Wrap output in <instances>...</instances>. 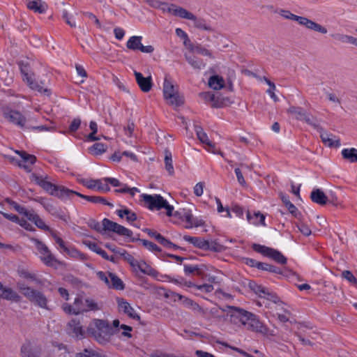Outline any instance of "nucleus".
<instances>
[{
	"instance_id": "nucleus-26",
	"label": "nucleus",
	"mask_w": 357,
	"mask_h": 357,
	"mask_svg": "<svg viewBox=\"0 0 357 357\" xmlns=\"http://www.w3.org/2000/svg\"><path fill=\"white\" fill-rule=\"evenodd\" d=\"M51 235L54 239L55 242L59 245V247L63 250L64 252L68 255L75 257L76 255H79V252L75 249H70L65 245L64 241L58 236L54 231H51Z\"/></svg>"
},
{
	"instance_id": "nucleus-54",
	"label": "nucleus",
	"mask_w": 357,
	"mask_h": 357,
	"mask_svg": "<svg viewBox=\"0 0 357 357\" xmlns=\"http://www.w3.org/2000/svg\"><path fill=\"white\" fill-rule=\"evenodd\" d=\"M62 309L66 314H68L77 315L81 312L80 308L76 310L75 308L73 307L71 305L66 303L63 304Z\"/></svg>"
},
{
	"instance_id": "nucleus-46",
	"label": "nucleus",
	"mask_w": 357,
	"mask_h": 357,
	"mask_svg": "<svg viewBox=\"0 0 357 357\" xmlns=\"http://www.w3.org/2000/svg\"><path fill=\"white\" fill-rule=\"evenodd\" d=\"M107 146L102 143H95L89 149V152L96 155H101L106 151Z\"/></svg>"
},
{
	"instance_id": "nucleus-44",
	"label": "nucleus",
	"mask_w": 357,
	"mask_h": 357,
	"mask_svg": "<svg viewBox=\"0 0 357 357\" xmlns=\"http://www.w3.org/2000/svg\"><path fill=\"white\" fill-rule=\"evenodd\" d=\"M248 287L250 290L254 291L256 294L259 295L261 298L262 297L263 294H265V290L266 289L263 286L258 284L254 280L248 281Z\"/></svg>"
},
{
	"instance_id": "nucleus-42",
	"label": "nucleus",
	"mask_w": 357,
	"mask_h": 357,
	"mask_svg": "<svg viewBox=\"0 0 357 357\" xmlns=\"http://www.w3.org/2000/svg\"><path fill=\"white\" fill-rule=\"evenodd\" d=\"M303 121L308 125L312 126L318 132L323 131V128L319 125V120L311 114L307 113Z\"/></svg>"
},
{
	"instance_id": "nucleus-52",
	"label": "nucleus",
	"mask_w": 357,
	"mask_h": 357,
	"mask_svg": "<svg viewBox=\"0 0 357 357\" xmlns=\"http://www.w3.org/2000/svg\"><path fill=\"white\" fill-rule=\"evenodd\" d=\"M75 357H102L99 353L92 349H84L82 352L77 353Z\"/></svg>"
},
{
	"instance_id": "nucleus-38",
	"label": "nucleus",
	"mask_w": 357,
	"mask_h": 357,
	"mask_svg": "<svg viewBox=\"0 0 357 357\" xmlns=\"http://www.w3.org/2000/svg\"><path fill=\"white\" fill-rule=\"evenodd\" d=\"M183 239L190 243L192 244L195 247L204 250L206 245V240H204L199 237H193L188 235L183 236Z\"/></svg>"
},
{
	"instance_id": "nucleus-41",
	"label": "nucleus",
	"mask_w": 357,
	"mask_h": 357,
	"mask_svg": "<svg viewBox=\"0 0 357 357\" xmlns=\"http://www.w3.org/2000/svg\"><path fill=\"white\" fill-rule=\"evenodd\" d=\"M225 248L222 245L218 243L215 241H206V245H205V248H204L205 250H210V251H213V252H222L223 250H225Z\"/></svg>"
},
{
	"instance_id": "nucleus-47",
	"label": "nucleus",
	"mask_w": 357,
	"mask_h": 357,
	"mask_svg": "<svg viewBox=\"0 0 357 357\" xmlns=\"http://www.w3.org/2000/svg\"><path fill=\"white\" fill-rule=\"evenodd\" d=\"M258 266L259 270L266 271L276 274H282V271H281V269L275 266L271 265L264 262H261V264H259Z\"/></svg>"
},
{
	"instance_id": "nucleus-58",
	"label": "nucleus",
	"mask_w": 357,
	"mask_h": 357,
	"mask_svg": "<svg viewBox=\"0 0 357 357\" xmlns=\"http://www.w3.org/2000/svg\"><path fill=\"white\" fill-rule=\"evenodd\" d=\"M22 357H36L29 345H23L21 348Z\"/></svg>"
},
{
	"instance_id": "nucleus-49",
	"label": "nucleus",
	"mask_w": 357,
	"mask_h": 357,
	"mask_svg": "<svg viewBox=\"0 0 357 357\" xmlns=\"http://www.w3.org/2000/svg\"><path fill=\"white\" fill-rule=\"evenodd\" d=\"M190 20H192L194 22L195 26L199 29H202L205 31H212L211 27L207 25L206 24V21L202 18H197L195 15V19H190Z\"/></svg>"
},
{
	"instance_id": "nucleus-35",
	"label": "nucleus",
	"mask_w": 357,
	"mask_h": 357,
	"mask_svg": "<svg viewBox=\"0 0 357 357\" xmlns=\"http://www.w3.org/2000/svg\"><path fill=\"white\" fill-rule=\"evenodd\" d=\"M342 155L344 159L350 162H357V149L355 148L344 149L342 151Z\"/></svg>"
},
{
	"instance_id": "nucleus-9",
	"label": "nucleus",
	"mask_w": 357,
	"mask_h": 357,
	"mask_svg": "<svg viewBox=\"0 0 357 357\" xmlns=\"http://www.w3.org/2000/svg\"><path fill=\"white\" fill-rule=\"evenodd\" d=\"M3 116L10 123L20 127L22 129H30L26 125V119L20 112L10 109V107H3L2 109Z\"/></svg>"
},
{
	"instance_id": "nucleus-8",
	"label": "nucleus",
	"mask_w": 357,
	"mask_h": 357,
	"mask_svg": "<svg viewBox=\"0 0 357 357\" xmlns=\"http://www.w3.org/2000/svg\"><path fill=\"white\" fill-rule=\"evenodd\" d=\"M252 248L254 251L271 258L280 264H287V259L278 250L257 243H253Z\"/></svg>"
},
{
	"instance_id": "nucleus-19",
	"label": "nucleus",
	"mask_w": 357,
	"mask_h": 357,
	"mask_svg": "<svg viewBox=\"0 0 357 357\" xmlns=\"http://www.w3.org/2000/svg\"><path fill=\"white\" fill-rule=\"evenodd\" d=\"M320 133V137L321 141L325 145H327L329 147H339L340 144V139L337 138L333 134L328 133L323 129L322 132H319Z\"/></svg>"
},
{
	"instance_id": "nucleus-32",
	"label": "nucleus",
	"mask_w": 357,
	"mask_h": 357,
	"mask_svg": "<svg viewBox=\"0 0 357 357\" xmlns=\"http://www.w3.org/2000/svg\"><path fill=\"white\" fill-rule=\"evenodd\" d=\"M116 213L121 218H123L124 216H126L127 222L130 224H132V222L137 220V214L127 208L122 210H117Z\"/></svg>"
},
{
	"instance_id": "nucleus-62",
	"label": "nucleus",
	"mask_w": 357,
	"mask_h": 357,
	"mask_svg": "<svg viewBox=\"0 0 357 357\" xmlns=\"http://www.w3.org/2000/svg\"><path fill=\"white\" fill-rule=\"evenodd\" d=\"M194 51L196 52L198 54H202V55L208 56H209L211 58H213L211 52L209 50H208L207 49L203 47L201 45L195 46Z\"/></svg>"
},
{
	"instance_id": "nucleus-59",
	"label": "nucleus",
	"mask_w": 357,
	"mask_h": 357,
	"mask_svg": "<svg viewBox=\"0 0 357 357\" xmlns=\"http://www.w3.org/2000/svg\"><path fill=\"white\" fill-rule=\"evenodd\" d=\"M339 39L344 43H350L357 47V38L351 36L342 35L339 37Z\"/></svg>"
},
{
	"instance_id": "nucleus-50",
	"label": "nucleus",
	"mask_w": 357,
	"mask_h": 357,
	"mask_svg": "<svg viewBox=\"0 0 357 357\" xmlns=\"http://www.w3.org/2000/svg\"><path fill=\"white\" fill-rule=\"evenodd\" d=\"M229 101L228 98L222 97L220 95L215 96V99L212 102V107L215 108H220L227 105V102Z\"/></svg>"
},
{
	"instance_id": "nucleus-29",
	"label": "nucleus",
	"mask_w": 357,
	"mask_h": 357,
	"mask_svg": "<svg viewBox=\"0 0 357 357\" xmlns=\"http://www.w3.org/2000/svg\"><path fill=\"white\" fill-rule=\"evenodd\" d=\"M142 37L138 36H131L126 43V47L132 51H139L142 46Z\"/></svg>"
},
{
	"instance_id": "nucleus-33",
	"label": "nucleus",
	"mask_w": 357,
	"mask_h": 357,
	"mask_svg": "<svg viewBox=\"0 0 357 357\" xmlns=\"http://www.w3.org/2000/svg\"><path fill=\"white\" fill-rule=\"evenodd\" d=\"M84 305L86 307V308H80L81 312H89V311H98L100 310L99 304L95 301L94 299L91 298H85L84 300Z\"/></svg>"
},
{
	"instance_id": "nucleus-39",
	"label": "nucleus",
	"mask_w": 357,
	"mask_h": 357,
	"mask_svg": "<svg viewBox=\"0 0 357 357\" xmlns=\"http://www.w3.org/2000/svg\"><path fill=\"white\" fill-rule=\"evenodd\" d=\"M195 130L197 136L202 143L205 144L208 147L214 148V144L209 140L207 134L201 127H197Z\"/></svg>"
},
{
	"instance_id": "nucleus-12",
	"label": "nucleus",
	"mask_w": 357,
	"mask_h": 357,
	"mask_svg": "<svg viewBox=\"0 0 357 357\" xmlns=\"http://www.w3.org/2000/svg\"><path fill=\"white\" fill-rule=\"evenodd\" d=\"M68 333L73 337L82 339L84 337V331L83 330L78 319H72L68 323Z\"/></svg>"
},
{
	"instance_id": "nucleus-63",
	"label": "nucleus",
	"mask_w": 357,
	"mask_h": 357,
	"mask_svg": "<svg viewBox=\"0 0 357 357\" xmlns=\"http://www.w3.org/2000/svg\"><path fill=\"white\" fill-rule=\"evenodd\" d=\"M175 32L178 37L183 38L184 40V41H183L184 45H187V43H190V39L188 38V36L181 29H180V28L176 29Z\"/></svg>"
},
{
	"instance_id": "nucleus-10",
	"label": "nucleus",
	"mask_w": 357,
	"mask_h": 357,
	"mask_svg": "<svg viewBox=\"0 0 357 357\" xmlns=\"http://www.w3.org/2000/svg\"><path fill=\"white\" fill-rule=\"evenodd\" d=\"M163 94L165 98L168 100L169 103L172 105L178 107L183 103L182 97L174 90V85L167 77L164 82Z\"/></svg>"
},
{
	"instance_id": "nucleus-27",
	"label": "nucleus",
	"mask_w": 357,
	"mask_h": 357,
	"mask_svg": "<svg viewBox=\"0 0 357 357\" xmlns=\"http://www.w3.org/2000/svg\"><path fill=\"white\" fill-rule=\"evenodd\" d=\"M109 277V284L108 287L116 290H123L125 284L122 280L113 273H108Z\"/></svg>"
},
{
	"instance_id": "nucleus-7",
	"label": "nucleus",
	"mask_w": 357,
	"mask_h": 357,
	"mask_svg": "<svg viewBox=\"0 0 357 357\" xmlns=\"http://www.w3.org/2000/svg\"><path fill=\"white\" fill-rule=\"evenodd\" d=\"M245 328L252 332L259 333L264 336L270 337L274 336V331L270 330L265 324H264L258 318V317L250 313L248 318L247 322H245Z\"/></svg>"
},
{
	"instance_id": "nucleus-45",
	"label": "nucleus",
	"mask_w": 357,
	"mask_h": 357,
	"mask_svg": "<svg viewBox=\"0 0 357 357\" xmlns=\"http://www.w3.org/2000/svg\"><path fill=\"white\" fill-rule=\"evenodd\" d=\"M254 215L255 217H259V220L258 221H256V220H253L252 221V214L250 211H248L247 213V219L248 220L253 224V225H261L263 226H266V224H265V215H263L262 213H261L259 211L258 212H254Z\"/></svg>"
},
{
	"instance_id": "nucleus-11",
	"label": "nucleus",
	"mask_w": 357,
	"mask_h": 357,
	"mask_svg": "<svg viewBox=\"0 0 357 357\" xmlns=\"http://www.w3.org/2000/svg\"><path fill=\"white\" fill-rule=\"evenodd\" d=\"M230 313V321L236 325L245 326L250 312L235 306H227Z\"/></svg>"
},
{
	"instance_id": "nucleus-60",
	"label": "nucleus",
	"mask_w": 357,
	"mask_h": 357,
	"mask_svg": "<svg viewBox=\"0 0 357 357\" xmlns=\"http://www.w3.org/2000/svg\"><path fill=\"white\" fill-rule=\"evenodd\" d=\"M176 296H177L179 300L182 301L186 306L190 307V306L195 305L197 307H199V305L197 303H195L192 300L188 298L181 294H176Z\"/></svg>"
},
{
	"instance_id": "nucleus-61",
	"label": "nucleus",
	"mask_w": 357,
	"mask_h": 357,
	"mask_svg": "<svg viewBox=\"0 0 357 357\" xmlns=\"http://www.w3.org/2000/svg\"><path fill=\"white\" fill-rule=\"evenodd\" d=\"M342 276L353 284H357V279L354 277L353 273L349 271H344L342 273Z\"/></svg>"
},
{
	"instance_id": "nucleus-34",
	"label": "nucleus",
	"mask_w": 357,
	"mask_h": 357,
	"mask_svg": "<svg viewBox=\"0 0 357 357\" xmlns=\"http://www.w3.org/2000/svg\"><path fill=\"white\" fill-rule=\"evenodd\" d=\"M130 238V241L131 242H137V241H139L142 243V245L146 248L148 249L149 250L151 251V252H161V249L160 247H158L156 244L151 242V241H149L147 240H145V239H141L139 238Z\"/></svg>"
},
{
	"instance_id": "nucleus-1",
	"label": "nucleus",
	"mask_w": 357,
	"mask_h": 357,
	"mask_svg": "<svg viewBox=\"0 0 357 357\" xmlns=\"http://www.w3.org/2000/svg\"><path fill=\"white\" fill-rule=\"evenodd\" d=\"M94 326V328L91 326L88 328V333L101 344L109 342L111 336L116 333V330L109 325L108 321L105 320L95 319Z\"/></svg>"
},
{
	"instance_id": "nucleus-36",
	"label": "nucleus",
	"mask_w": 357,
	"mask_h": 357,
	"mask_svg": "<svg viewBox=\"0 0 357 357\" xmlns=\"http://www.w3.org/2000/svg\"><path fill=\"white\" fill-rule=\"evenodd\" d=\"M185 57L188 63L195 69L200 70L204 67L202 59L193 55L185 54Z\"/></svg>"
},
{
	"instance_id": "nucleus-3",
	"label": "nucleus",
	"mask_w": 357,
	"mask_h": 357,
	"mask_svg": "<svg viewBox=\"0 0 357 357\" xmlns=\"http://www.w3.org/2000/svg\"><path fill=\"white\" fill-rule=\"evenodd\" d=\"M32 176L33 178V181L46 192H49L52 195L58 197L60 199L67 198L68 194L73 192L72 190H70L63 185L53 184L51 182L46 181L45 178L37 176L36 174H33Z\"/></svg>"
},
{
	"instance_id": "nucleus-51",
	"label": "nucleus",
	"mask_w": 357,
	"mask_h": 357,
	"mask_svg": "<svg viewBox=\"0 0 357 357\" xmlns=\"http://www.w3.org/2000/svg\"><path fill=\"white\" fill-rule=\"evenodd\" d=\"M38 88L30 87L33 90H36L40 93H43L47 96L50 94V91L47 89V83L45 81L40 80V83L35 80Z\"/></svg>"
},
{
	"instance_id": "nucleus-22",
	"label": "nucleus",
	"mask_w": 357,
	"mask_h": 357,
	"mask_svg": "<svg viewBox=\"0 0 357 357\" xmlns=\"http://www.w3.org/2000/svg\"><path fill=\"white\" fill-rule=\"evenodd\" d=\"M0 214H1L5 218L9 220L10 221L19 224L21 227H24L26 230H33L32 226L26 220L23 218L20 219L19 217L16 215L6 213L3 211H0Z\"/></svg>"
},
{
	"instance_id": "nucleus-30",
	"label": "nucleus",
	"mask_w": 357,
	"mask_h": 357,
	"mask_svg": "<svg viewBox=\"0 0 357 357\" xmlns=\"http://www.w3.org/2000/svg\"><path fill=\"white\" fill-rule=\"evenodd\" d=\"M137 270H139L142 273L145 275H148L153 278H156L159 273L154 268H153L151 266L147 264L144 261H140Z\"/></svg>"
},
{
	"instance_id": "nucleus-17",
	"label": "nucleus",
	"mask_w": 357,
	"mask_h": 357,
	"mask_svg": "<svg viewBox=\"0 0 357 357\" xmlns=\"http://www.w3.org/2000/svg\"><path fill=\"white\" fill-rule=\"evenodd\" d=\"M26 218L28 220L34 223L38 228L43 229L45 231H52L50 227L45 224L43 220H42L40 218V216L37 213H36L33 209L30 210V212L29 213Z\"/></svg>"
},
{
	"instance_id": "nucleus-15",
	"label": "nucleus",
	"mask_w": 357,
	"mask_h": 357,
	"mask_svg": "<svg viewBox=\"0 0 357 357\" xmlns=\"http://www.w3.org/2000/svg\"><path fill=\"white\" fill-rule=\"evenodd\" d=\"M117 303L120 312L126 314L130 318L135 320H139L140 317L136 313L131 305L123 298H117Z\"/></svg>"
},
{
	"instance_id": "nucleus-28",
	"label": "nucleus",
	"mask_w": 357,
	"mask_h": 357,
	"mask_svg": "<svg viewBox=\"0 0 357 357\" xmlns=\"http://www.w3.org/2000/svg\"><path fill=\"white\" fill-rule=\"evenodd\" d=\"M287 112L298 121H303L307 114L303 108L295 106L290 107L287 109Z\"/></svg>"
},
{
	"instance_id": "nucleus-24",
	"label": "nucleus",
	"mask_w": 357,
	"mask_h": 357,
	"mask_svg": "<svg viewBox=\"0 0 357 357\" xmlns=\"http://www.w3.org/2000/svg\"><path fill=\"white\" fill-rule=\"evenodd\" d=\"M280 198L285 205L289 212L297 219L301 218V213L298 208L294 205L289 199V197L283 193H280Z\"/></svg>"
},
{
	"instance_id": "nucleus-37",
	"label": "nucleus",
	"mask_w": 357,
	"mask_h": 357,
	"mask_svg": "<svg viewBox=\"0 0 357 357\" xmlns=\"http://www.w3.org/2000/svg\"><path fill=\"white\" fill-rule=\"evenodd\" d=\"M173 15L174 16L180 17L181 18H183V19H187V20L195 19L194 14L189 12L186 9L179 7V6H176V8H174V10L173 11Z\"/></svg>"
},
{
	"instance_id": "nucleus-56",
	"label": "nucleus",
	"mask_w": 357,
	"mask_h": 357,
	"mask_svg": "<svg viewBox=\"0 0 357 357\" xmlns=\"http://www.w3.org/2000/svg\"><path fill=\"white\" fill-rule=\"evenodd\" d=\"M80 125H81V119L79 118L74 119L69 126V129H68V132L70 133L76 132L79 129Z\"/></svg>"
},
{
	"instance_id": "nucleus-18",
	"label": "nucleus",
	"mask_w": 357,
	"mask_h": 357,
	"mask_svg": "<svg viewBox=\"0 0 357 357\" xmlns=\"http://www.w3.org/2000/svg\"><path fill=\"white\" fill-rule=\"evenodd\" d=\"M300 19L301 20H299L298 22L299 24L303 25L309 29L314 30L321 33H327V29L324 26H322L321 24L314 22L305 17L301 16Z\"/></svg>"
},
{
	"instance_id": "nucleus-5",
	"label": "nucleus",
	"mask_w": 357,
	"mask_h": 357,
	"mask_svg": "<svg viewBox=\"0 0 357 357\" xmlns=\"http://www.w3.org/2000/svg\"><path fill=\"white\" fill-rule=\"evenodd\" d=\"M19 289L21 293L30 302L41 308L50 310L47 307V298L41 291L26 287L24 284H19Z\"/></svg>"
},
{
	"instance_id": "nucleus-14",
	"label": "nucleus",
	"mask_w": 357,
	"mask_h": 357,
	"mask_svg": "<svg viewBox=\"0 0 357 357\" xmlns=\"http://www.w3.org/2000/svg\"><path fill=\"white\" fill-rule=\"evenodd\" d=\"M16 153L19 154L22 158V160L18 162V165L24 168L26 172H31V169L29 165H33L36 162V157L24 151H17Z\"/></svg>"
},
{
	"instance_id": "nucleus-40",
	"label": "nucleus",
	"mask_w": 357,
	"mask_h": 357,
	"mask_svg": "<svg viewBox=\"0 0 357 357\" xmlns=\"http://www.w3.org/2000/svg\"><path fill=\"white\" fill-rule=\"evenodd\" d=\"M165 169L168 172L170 176H172L174 174V166L172 164V153L167 149L165 151Z\"/></svg>"
},
{
	"instance_id": "nucleus-2",
	"label": "nucleus",
	"mask_w": 357,
	"mask_h": 357,
	"mask_svg": "<svg viewBox=\"0 0 357 357\" xmlns=\"http://www.w3.org/2000/svg\"><path fill=\"white\" fill-rule=\"evenodd\" d=\"M88 225L91 229L99 232H101L103 230L112 231L122 236L131 237L132 236V231L131 230L107 218H104L102 220V227L100 226L98 222L93 219L89 220Z\"/></svg>"
},
{
	"instance_id": "nucleus-55",
	"label": "nucleus",
	"mask_w": 357,
	"mask_h": 357,
	"mask_svg": "<svg viewBox=\"0 0 357 357\" xmlns=\"http://www.w3.org/2000/svg\"><path fill=\"white\" fill-rule=\"evenodd\" d=\"M280 14L282 17H283L285 19L291 20L297 22H298L299 20H301V16L296 15L291 13L289 10H281Z\"/></svg>"
},
{
	"instance_id": "nucleus-57",
	"label": "nucleus",
	"mask_w": 357,
	"mask_h": 357,
	"mask_svg": "<svg viewBox=\"0 0 357 357\" xmlns=\"http://www.w3.org/2000/svg\"><path fill=\"white\" fill-rule=\"evenodd\" d=\"M92 203L94 204H102L103 205H107L110 208L114 207V204L111 202L107 201V199L102 197L99 196H93Z\"/></svg>"
},
{
	"instance_id": "nucleus-13",
	"label": "nucleus",
	"mask_w": 357,
	"mask_h": 357,
	"mask_svg": "<svg viewBox=\"0 0 357 357\" xmlns=\"http://www.w3.org/2000/svg\"><path fill=\"white\" fill-rule=\"evenodd\" d=\"M134 75L139 89L144 93L149 92L153 86L151 77H145L141 73L135 70L134 71Z\"/></svg>"
},
{
	"instance_id": "nucleus-21",
	"label": "nucleus",
	"mask_w": 357,
	"mask_h": 357,
	"mask_svg": "<svg viewBox=\"0 0 357 357\" xmlns=\"http://www.w3.org/2000/svg\"><path fill=\"white\" fill-rule=\"evenodd\" d=\"M311 200L321 206L326 205L328 203V196L319 188L314 189L310 193Z\"/></svg>"
},
{
	"instance_id": "nucleus-20",
	"label": "nucleus",
	"mask_w": 357,
	"mask_h": 357,
	"mask_svg": "<svg viewBox=\"0 0 357 357\" xmlns=\"http://www.w3.org/2000/svg\"><path fill=\"white\" fill-rule=\"evenodd\" d=\"M20 71L26 79L29 87L38 88L35 80L29 75L30 66L28 62L20 61L18 63Z\"/></svg>"
},
{
	"instance_id": "nucleus-6",
	"label": "nucleus",
	"mask_w": 357,
	"mask_h": 357,
	"mask_svg": "<svg viewBox=\"0 0 357 357\" xmlns=\"http://www.w3.org/2000/svg\"><path fill=\"white\" fill-rule=\"evenodd\" d=\"M33 241L34 242L35 245L38 252L42 255V256L40 257V260L46 266L56 269L59 266L63 265V262L58 260L51 252L47 246L41 241L37 238H33Z\"/></svg>"
},
{
	"instance_id": "nucleus-43",
	"label": "nucleus",
	"mask_w": 357,
	"mask_h": 357,
	"mask_svg": "<svg viewBox=\"0 0 357 357\" xmlns=\"http://www.w3.org/2000/svg\"><path fill=\"white\" fill-rule=\"evenodd\" d=\"M7 203L9 204L10 206H11L15 211H16L20 214L23 215L25 218L27 216L29 213L30 212V210L26 208L25 207L20 205L17 202L7 198L6 199Z\"/></svg>"
},
{
	"instance_id": "nucleus-48",
	"label": "nucleus",
	"mask_w": 357,
	"mask_h": 357,
	"mask_svg": "<svg viewBox=\"0 0 357 357\" xmlns=\"http://www.w3.org/2000/svg\"><path fill=\"white\" fill-rule=\"evenodd\" d=\"M121 255L123 257V259L135 269V271H137L140 261L136 260L133 256L128 253L126 250H123Z\"/></svg>"
},
{
	"instance_id": "nucleus-25",
	"label": "nucleus",
	"mask_w": 357,
	"mask_h": 357,
	"mask_svg": "<svg viewBox=\"0 0 357 357\" xmlns=\"http://www.w3.org/2000/svg\"><path fill=\"white\" fill-rule=\"evenodd\" d=\"M46 211L50 213L52 215L67 222L69 218L66 213L59 208L55 207L54 205L50 204L46 206Z\"/></svg>"
},
{
	"instance_id": "nucleus-53",
	"label": "nucleus",
	"mask_w": 357,
	"mask_h": 357,
	"mask_svg": "<svg viewBox=\"0 0 357 357\" xmlns=\"http://www.w3.org/2000/svg\"><path fill=\"white\" fill-rule=\"evenodd\" d=\"M261 298H265L268 301H271L275 303L280 301V298L273 291H270L268 289H266L265 294H263Z\"/></svg>"
},
{
	"instance_id": "nucleus-64",
	"label": "nucleus",
	"mask_w": 357,
	"mask_h": 357,
	"mask_svg": "<svg viewBox=\"0 0 357 357\" xmlns=\"http://www.w3.org/2000/svg\"><path fill=\"white\" fill-rule=\"evenodd\" d=\"M299 231L305 236H308L311 234L312 231L309 227L303 222L298 225Z\"/></svg>"
},
{
	"instance_id": "nucleus-31",
	"label": "nucleus",
	"mask_w": 357,
	"mask_h": 357,
	"mask_svg": "<svg viewBox=\"0 0 357 357\" xmlns=\"http://www.w3.org/2000/svg\"><path fill=\"white\" fill-rule=\"evenodd\" d=\"M208 86L214 90H220L225 86L224 79L219 75H213L208 79Z\"/></svg>"
},
{
	"instance_id": "nucleus-16",
	"label": "nucleus",
	"mask_w": 357,
	"mask_h": 357,
	"mask_svg": "<svg viewBox=\"0 0 357 357\" xmlns=\"http://www.w3.org/2000/svg\"><path fill=\"white\" fill-rule=\"evenodd\" d=\"M184 273L186 275H198L203 277L206 271V266L204 264H184Z\"/></svg>"
},
{
	"instance_id": "nucleus-23",
	"label": "nucleus",
	"mask_w": 357,
	"mask_h": 357,
	"mask_svg": "<svg viewBox=\"0 0 357 357\" xmlns=\"http://www.w3.org/2000/svg\"><path fill=\"white\" fill-rule=\"evenodd\" d=\"M26 6L29 10L38 13H44L47 10V5L42 0H26Z\"/></svg>"
},
{
	"instance_id": "nucleus-4",
	"label": "nucleus",
	"mask_w": 357,
	"mask_h": 357,
	"mask_svg": "<svg viewBox=\"0 0 357 357\" xmlns=\"http://www.w3.org/2000/svg\"><path fill=\"white\" fill-rule=\"evenodd\" d=\"M141 197L147 207L151 210L166 209V215L170 216L174 210V206L169 204L167 201L160 195L142 194Z\"/></svg>"
}]
</instances>
